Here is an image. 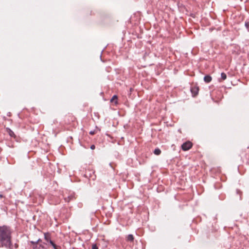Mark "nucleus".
Listing matches in <instances>:
<instances>
[{"label":"nucleus","mask_w":249,"mask_h":249,"mask_svg":"<svg viewBox=\"0 0 249 249\" xmlns=\"http://www.w3.org/2000/svg\"><path fill=\"white\" fill-rule=\"evenodd\" d=\"M11 228L7 226H0V247L10 249L12 246Z\"/></svg>","instance_id":"obj_1"},{"label":"nucleus","mask_w":249,"mask_h":249,"mask_svg":"<svg viewBox=\"0 0 249 249\" xmlns=\"http://www.w3.org/2000/svg\"><path fill=\"white\" fill-rule=\"evenodd\" d=\"M192 146V144L190 142H184L182 144L181 147L182 149L186 151L189 149H190Z\"/></svg>","instance_id":"obj_2"},{"label":"nucleus","mask_w":249,"mask_h":249,"mask_svg":"<svg viewBox=\"0 0 249 249\" xmlns=\"http://www.w3.org/2000/svg\"><path fill=\"white\" fill-rule=\"evenodd\" d=\"M191 90V92H192V94L194 96H195V95H196L198 94L199 89H198V87H195L192 88Z\"/></svg>","instance_id":"obj_3"},{"label":"nucleus","mask_w":249,"mask_h":249,"mask_svg":"<svg viewBox=\"0 0 249 249\" xmlns=\"http://www.w3.org/2000/svg\"><path fill=\"white\" fill-rule=\"evenodd\" d=\"M204 80L206 83H209L212 80V77L210 75H206L204 77Z\"/></svg>","instance_id":"obj_4"},{"label":"nucleus","mask_w":249,"mask_h":249,"mask_svg":"<svg viewBox=\"0 0 249 249\" xmlns=\"http://www.w3.org/2000/svg\"><path fill=\"white\" fill-rule=\"evenodd\" d=\"M110 102L112 103H114L115 104H117V96L116 95H114L110 100Z\"/></svg>","instance_id":"obj_5"},{"label":"nucleus","mask_w":249,"mask_h":249,"mask_svg":"<svg viewBox=\"0 0 249 249\" xmlns=\"http://www.w3.org/2000/svg\"><path fill=\"white\" fill-rule=\"evenodd\" d=\"M44 238L46 241L50 243V240H51L50 237L48 233H44Z\"/></svg>","instance_id":"obj_6"},{"label":"nucleus","mask_w":249,"mask_h":249,"mask_svg":"<svg viewBox=\"0 0 249 249\" xmlns=\"http://www.w3.org/2000/svg\"><path fill=\"white\" fill-rule=\"evenodd\" d=\"M134 240V237H133V236L132 234H129L127 236V240L128 241H130V242H132Z\"/></svg>","instance_id":"obj_7"},{"label":"nucleus","mask_w":249,"mask_h":249,"mask_svg":"<svg viewBox=\"0 0 249 249\" xmlns=\"http://www.w3.org/2000/svg\"><path fill=\"white\" fill-rule=\"evenodd\" d=\"M154 153L156 155H159L161 153V151L159 148H156L154 151Z\"/></svg>","instance_id":"obj_8"},{"label":"nucleus","mask_w":249,"mask_h":249,"mask_svg":"<svg viewBox=\"0 0 249 249\" xmlns=\"http://www.w3.org/2000/svg\"><path fill=\"white\" fill-rule=\"evenodd\" d=\"M227 78V75L226 73L222 72L221 73V79L222 80H224Z\"/></svg>","instance_id":"obj_9"},{"label":"nucleus","mask_w":249,"mask_h":249,"mask_svg":"<svg viewBox=\"0 0 249 249\" xmlns=\"http://www.w3.org/2000/svg\"><path fill=\"white\" fill-rule=\"evenodd\" d=\"M50 244L53 246L54 249H57V246L52 240H50Z\"/></svg>","instance_id":"obj_10"},{"label":"nucleus","mask_w":249,"mask_h":249,"mask_svg":"<svg viewBox=\"0 0 249 249\" xmlns=\"http://www.w3.org/2000/svg\"><path fill=\"white\" fill-rule=\"evenodd\" d=\"M34 249H46L45 247H42L41 249L40 247H38L37 245H36L35 247H34Z\"/></svg>","instance_id":"obj_11"},{"label":"nucleus","mask_w":249,"mask_h":249,"mask_svg":"<svg viewBox=\"0 0 249 249\" xmlns=\"http://www.w3.org/2000/svg\"><path fill=\"white\" fill-rule=\"evenodd\" d=\"M245 26L248 29V31H249V22H246L245 23Z\"/></svg>","instance_id":"obj_12"},{"label":"nucleus","mask_w":249,"mask_h":249,"mask_svg":"<svg viewBox=\"0 0 249 249\" xmlns=\"http://www.w3.org/2000/svg\"><path fill=\"white\" fill-rule=\"evenodd\" d=\"M72 197V196H69L68 198H65V200L66 201L69 202Z\"/></svg>","instance_id":"obj_13"},{"label":"nucleus","mask_w":249,"mask_h":249,"mask_svg":"<svg viewBox=\"0 0 249 249\" xmlns=\"http://www.w3.org/2000/svg\"><path fill=\"white\" fill-rule=\"evenodd\" d=\"M92 249H98V248L95 244H94L92 246Z\"/></svg>","instance_id":"obj_14"},{"label":"nucleus","mask_w":249,"mask_h":249,"mask_svg":"<svg viewBox=\"0 0 249 249\" xmlns=\"http://www.w3.org/2000/svg\"><path fill=\"white\" fill-rule=\"evenodd\" d=\"M40 241H41V240L39 239L38 240H37V241L36 242H35L32 241V242H31V243H32L33 244H36V243H38V242H39Z\"/></svg>","instance_id":"obj_15"},{"label":"nucleus","mask_w":249,"mask_h":249,"mask_svg":"<svg viewBox=\"0 0 249 249\" xmlns=\"http://www.w3.org/2000/svg\"><path fill=\"white\" fill-rule=\"evenodd\" d=\"M9 135L11 136H13V135H14V132H12V131L10 130V132H9Z\"/></svg>","instance_id":"obj_16"},{"label":"nucleus","mask_w":249,"mask_h":249,"mask_svg":"<svg viewBox=\"0 0 249 249\" xmlns=\"http://www.w3.org/2000/svg\"><path fill=\"white\" fill-rule=\"evenodd\" d=\"M95 145H91V146H90V148H91V149H92V150H93V149H95Z\"/></svg>","instance_id":"obj_17"},{"label":"nucleus","mask_w":249,"mask_h":249,"mask_svg":"<svg viewBox=\"0 0 249 249\" xmlns=\"http://www.w3.org/2000/svg\"><path fill=\"white\" fill-rule=\"evenodd\" d=\"M38 247H40V248L41 249L42 247H45V246L43 244H40V245H39V246Z\"/></svg>","instance_id":"obj_18"},{"label":"nucleus","mask_w":249,"mask_h":249,"mask_svg":"<svg viewBox=\"0 0 249 249\" xmlns=\"http://www.w3.org/2000/svg\"><path fill=\"white\" fill-rule=\"evenodd\" d=\"M89 133H90V134H91V135H93V134H94V131H90V132H89Z\"/></svg>","instance_id":"obj_19"},{"label":"nucleus","mask_w":249,"mask_h":249,"mask_svg":"<svg viewBox=\"0 0 249 249\" xmlns=\"http://www.w3.org/2000/svg\"><path fill=\"white\" fill-rule=\"evenodd\" d=\"M0 197H2V196L1 195H0Z\"/></svg>","instance_id":"obj_20"}]
</instances>
